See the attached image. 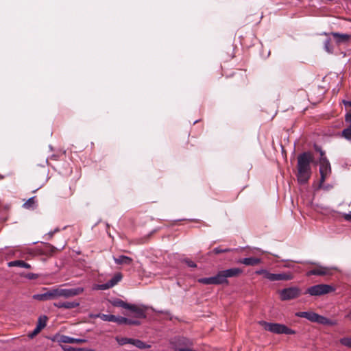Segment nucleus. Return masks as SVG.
Returning <instances> with one entry per match:
<instances>
[{
    "instance_id": "1a4fd4ad",
    "label": "nucleus",
    "mask_w": 351,
    "mask_h": 351,
    "mask_svg": "<svg viewBox=\"0 0 351 351\" xmlns=\"http://www.w3.org/2000/svg\"><path fill=\"white\" fill-rule=\"evenodd\" d=\"M198 282L203 285H222L224 284L221 272L219 271L215 276L208 278H202L198 279Z\"/></svg>"
},
{
    "instance_id": "dca6fc26",
    "label": "nucleus",
    "mask_w": 351,
    "mask_h": 351,
    "mask_svg": "<svg viewBox=\"0 0 351 351\" xmlns=\"http://www.w3.org/2000/svg\"><path fill=\"white\" fill-rule=\"evenodd\" d=\"M114 261L117 265H130L132 263V258L124 255L119 256L118 257H113Z\"/></svg>"
},
{
    "instance_id": "de8ad7c7",
    "label": "nucleus",
    "mask_w": 351,
    "mask_h": 351,
    "mask_svg": "<svg viewBox=\"0 0 351 351\" xmlns=\"http://www.w3.org/2000/svg\"><path fill=\"white\" fill-rule=\"evenodd\" d=\"M286 267H291L292 266L290 264L285 265Z\"/></svg>"
},
{
    "instance_id": "bb28decb",
    "label": "nucleus",
    "mask_w": 351,
    "mask_h": 351,
    "mask_svg": "<svg viewBox=\"0 0 351 351\" xmlns=\"http://www.w3.org/2000/svg\"><path fill=\"white\" fill-rule=\"evenodd\" d=\"M341 136L348 141H351V125H350L347 128H345L342 132Z\"/></svg>"
},
{
    "instance_id": "49530a36",
    "label": "nucleus",
    "mask_w": 351,
    "mask_h": 351,
    "mask_svg": "<svg viewBox=\"0 0 351 351\" xmlns=\"http://www.w3.org/2000/svg\"><path fill=\"white\" fill-rule=\"evenodd\" d=\"M59 231H60V229H59L58 228H56L53 232L54 233H56V232H59Z\"/></svg>"
},
{
    "instance_id": "58836bf2",
    "label": "nucleus",
    "mask_w": 351,
    "mask_h": 351,
    "mask_svg": "<svg viewBox=\"0 0 351 351\" xmlns=\"http://www.w3.org/2000/svg\"><path fill=\"white\" fill-rule=\"evenodd\" d=\"M126 324H128V325H138V324H140V322L137 320H132V319L127 318Z\"/></svg>"
},
{
    "instance_id": "09e8293b",
    "label": "nucleus",
    "mask_w": 351,
    "mask_h": 351,
    "mask_svg": "<svg viewBox=\"0 0 351 351\" xmlns=\"http://www.w3.org/2000/svg\"><path fill=\"white\" fill-rule=\"evenodd\" d=\"M50 247H51L53 251L55 250V247L53 246H52V245H50Z\"/></svg>"
},
{
    "instance_id": "f03ea898",
    "label": "nucleus",
    "mask_w": 351,
    "mask_h": 351,
    "mask_svg": "<svg viewBox=\"0 0 351 351\" xmlns=\"http://www.w3.org/2000/svg\"><path fill=\"white\" fill-rule=\"evenodd\" d=\"M295 316L298 317H302L306 318V319L309 320L310 322H314V323H318L323 325H330L333 326L336 324V322L334 321H332L330 319H328L327 317L320 315L316 313L312 312V311H300L297 312L295 313Z\"/></svg>"
},
{
    "instance_id": "f3484780",
    "label": "nucleus",
    "mask_w": 351,
    "mask_h": 351,
    "mask_svg": "<svg viewBox=\"0 0 351 351\" xmlns=\"http://www.w3.org/2000/svg\"><path fill=\"white\" fill-rule=\"evenodd\" d=\"M332 36L336 39V42L339 44L347 43L351 38L350 34H340L337 32H332Z\"/></svg>"
},
{
    "instance_id": "7ed1b4c3",
    "label": "nucleus",
    "mask_w": 351,
    "mask_h": 351,
    "mask_svg": "<svg viewBox=\"0 0 351 351\" xmlns=\"http://www.w3.org/2000/svg\"><path fill=\"white\" fill-rule=\"evenodd\" d=\"M265 330L275 334L294 335L295 331L288 328L287 326L277 323H269L265 321L259 322Z\"/></svg>"
},
{
    "instance_id": "7c9ffc66",
    "label": "nucleus",
    "mask_w": 351,
    "mask_h": 351,
    "mask_svg": "<svg viewBox=\"0 0 351 351\" xmlns=\"http://www.w3.org/2000/svg\"><path fill=\"white\" fill-rule=\"evenodd\" d=\"M232 251L230 248H221L220 247H217L213 249V252L215 254H218L220 253H226Z\"/></svg>"
},
{
    "instance_id": "aec40b11",
    "label": "nucleus",
    "mask_w": 351,
    "mask_h": 351,
    "mask_svg": "<svg viewBox=\"0 0 351 351\" xmlns=\"http://www.w3.org/2000/svg\"><path fill=\"white\" fill-rule=\"evenodd\" d=\"M110 302H111L112 305L114 306L121 307V308L128 309V310L131 305V304H128V303L124 302L123 300H122L121 299H118V298L112 300Z\"/></svg>"
},
{
    "instance_id": "2f4dec72",
    "label": "nucleus",
    "mask_w": 351,
    "mask_h": 351,
    "mask_svg": "<svg viewBox=\"0 0 351 351\" xmlns=\"http://www.w3.org/2000/svg\"><path fill=\"white\" fill-rule=\"evenodd\" d=\"M324 49L327 52H328V53L332 52V48L331 47V45H330V39H326L324 43Z\"/></svg>"
},
{
    "instance_id": "423d86ee",
    "label": "nucleus",
    "mask_w": 351,
    "mask_h": 351,
    "mask_svg": "<svg viewBox=\"0 0 351 351\" xmlns=\"http://www.w3.org/2000/svg\"><path fill=\"white\" fill-rule=\"evenodd\" d=\"M279 293L282 300H290L299 297L301 295V290L297 287H291L282 289Z\"/></svg>"
},
{
    "instance_id": "0eeeda50",
    "label": "nucleus",
    "mask_w": 351,
    "mask_h": 351,
    "mask_svg": "<svg viewBox=\"0 0 351 351\" xmlns=\"http://www.w3.org/2000/svg\"><path fill=\"white\" fill-rule=\"evenodd\" d=\"M84 291L82 287H77L73 289H59L56 288L57 297L68 298L70 297L77 295Z\"/></svg>"
},
{
    "instance_id": "a18cd8bd",
    "label": "nucleus",
    "mask_w": 351,
    "mask_h": 351,
    "mask_svg": "<svg viewBox=\"0 0 351 351\" xmlns=\"http://www.w3.org/2000/svg\"><path fill=\"white\" fill-rule=\"evenodd\" d=\"M53 234H55V233H54L53 231L49 232L48 233V234H49V237H50V238L53 237Z\"/></svg>"
},
{
    "instance_id": "f257e3e1",
    "label": "nucleus",
    "mask_w": 351,
    "mask_h": 351,
    "mask_svg": "<svg viewBox=\"0 0 351 351\" xmlns=\"http://www.w3.org/2000/svg\"><path fill=\"white\" fill-rule=\"evenodd\" d=\"M313 157L310 152H303L298 156V173L297 180L300 184H305L308 182L311 176V163Z\"/></svg>"
},
{
    "instance_id": "4468645a",
    "label": "nucleus",
    "mask_w": 351,
    "mask_h": 351,
    "mask_svg": "<svg viewBox=\"0 0 351 351\" xmlns=\"http://www.w3.org/2000/svg\"><path fill=\"white\" fill-rule=\"evenodd\" d=\"M61 343H83L87 342V340L85 339H77L71 337L66 335H62L59 340Z\"/></svg>"
},
{
    "instance_id": "5701e85b",
    "label": "nucleus",
    "mask_w": 351,
    "mask_h": 351,
    "mask_svg": "<svg viewBox=\"0 0 351 351\" xmlns=\"http://www.w3.org/2000/svg\"><path fill=\"white\" fill-rule=\"evenodd\" d=\"M47 321V316H45V315L40 316L38 319V322H37V325H36L37 330H40L41 331L46 326Z\"/></svg>"
},
{
    "instance_id": "9b49d317",
    "label": "nucleus",
    "mask_w": 351,
    "mask_h": 351,
    "mask_svg": "<svg viewBox=\"0 0 351 351\" xmlns=\"http://www.w3.org/2000/svg\"><path fill=\"white\" fill-rule=\"evenodd\" d=\"M122 279V275L121 273L116 274L110 280L106 283L99 285L98 289L106 290L115 286Z\"/></svg>"
},
{
    "instance_id": "c756f323",
    "label": "nucleus",
    "mask_w": 351,
    "mask_h": 351,
    "mask_svg": "<svg viewBox=\"0 0 351 351\" xmlns=\"http://www.w3.org/2000/svg\"><path fill=\"white\" fill-rule=\"evenodd\" d=\"M255 273H256V274H258V275H263L265 278H267L269 280V275H271V273L269 272L267 270L261 269L256 270L255 271Z\"/></svg>"
},
{
    "instance_id": "f8f14e48",
    "label": "nucleus",
    "mask_w": 351,
    "mask_h": 351,
    "mask_svg": "<svg viewBox=\"0 0 351 351\" xmlns=\"http://www.w3.org/2000/svg\"><path fill=\"white\" fill-rule=\"evenodd\" d=\"M331 274L330 269L326 267H323L321 265H317L313 269L308 271L306 273L307 276H310L312 275L315 276H326Z\"/></svg>"
},
{
    "instance_id": "a211bd4d",
    "label": "nucleus",
    "mask_w": 351,
    "mask_h": 351,
    "mask_svg": "<svg viewBox=\"0 0 351 351\" xmlns=\"http://www.w3.org/2000/svg\"><path fill=\"white\" fill-rule=\"evenodd\" d=\"M23 207L25 209L34 210L37 207V201L36 197H32L28 199L23 204Z\"/></svg>"
},
{
    "instance_id": "9d476101",
    "label": "nucleus",
    "mask_w": 351,
    "mask_h": 351,
    "mask_svg": "<svg viewBox=\"0 0 351 351\" xmlns=\"http://www.w3.org/2000/svg\"><path fill=\"white\" fill-rule=\"evenodd\" d=\"M223 281L228 283V278L236 277L242 274L243 270L239 268H230L226 270L220 271Z\"/></svg>"
},
{
    "instance_id": "8fccbe9b",
    "label": "nucleus",
    "mask_w": 351,
    "mask_h": 351,
    "mask_svg": "<svg viewBox=\"0 0 351 351\" xmlns=\"http://www.w3.org/2000/svg\"><path fill=\"white\" fill-rule=\"evenodd\" d=\"M295 263H302L303 262L302 261H295Z\"/></svg>"
},
{
    "instance_id": "6ab92c4d",
    "label": "nucleus",
    "mask_w": 351,
    "mask_h": 351,
    "mask_svg": "<svg viewBox=\"0 0 351 351\" xmlns=\"http://www.w3.org/2000/svg\"><path fill=\"white\" fill-rule=\"evenodd\" d=\"M8 267H20L26 269L31 268V265L23 261L17 260L14 261H10L8 263Z\"/></svg>"
},
{
    "instance_id": "2eb2a0df",
    "label": "nucleus",
    "mask_w": 351,
    "mask_h": 351,
    "mask_svg": "<svg viewBox=\"0 0 351 351\" xmlns=\"http://www.w3.org/2000/svg\"><path fill=\"white\" fill-rule=\"evenodd\" d=\"M238 263L243 264L245 265H256L261 263V259L259 258L255 257H248L239 259L237 261Z\"/></svg>"
},
{
    "instance_id": "b1692460",
    "label": "nucleus",
    "mask_w": 351,
    "mask_h": 351,
    "mask_svg": "<svg viewBox=\"0 0 351 351\" xmlns=\"http://www.w3.org/2000/svg\"><path fill=\"white\" fill-rule=\"evenodd\" d=\"M97 317H99L101 320L106 322H114L115 319V315H107V314H98L96 315Z\"/></svg>"
},
{
    "instance_id": "39448f33",
    "label": "nucleus",
    "mask_w": 351,
    "mask_h": 351,
    "mask_svg": "<svg viewBox=\"0 0 351 351\" xmlns=\"http://www.w3.org/2000/svg\"><path fill=\"white\" fill-rule=\"evenodd\" d=\"M320 160H319V173H320V186L324 182L325 180L328 175L331 173L330 164L326 157L324 156V152L320 150Z\"/></svg>"
},
{
    "instance_id": "412c9836",
    "label": "nucleus",
    "mask_w": 351,
    "mask_h": 351,
    "mask_svg": "<svg viewBox=\"0 0 351 351\" xmlns=\"http://www.w3.org/2000/svg\"><path fill=\"white\" fill-rule=\"evenodd\" d=\"M129 310L136 313L137 317H139V318L145 317L144 311L143 309H141V308L138 307L137 306H136L135 304H131Z\"/></svg>"
},
{
    "instance_id": "4c0bfd02",
    "label": "nucleus",
    "mask_w": 351,
    "mask_h": 351,
    "mask_svg": "<svg viewBox=\"0 0 351 351\" xmlns=\"http://www.w3.org/2000/svg\"><path fill=\"white\" fill-rule=\"evenodd\" d=\"M345 121L346 123L351 125V110L346 113L345 116Z\"/></svg>"
},
{
    "instance_id": "473e14b6",
    "label": "nucleus",
    "mask_w": 351,
    "mask_h": 351,
    "mask_svg": "<svg viewBox=\"0 0 351 351\" xmlns=\"http://www.w3.org/2000/svg\"><path fill=\"white\" fill-rule=\"evenodd\" d=\"M114 322L117 323L118 324H126L127 318L120 316H115V319Z\"/></svg>"
},
{
    "instance_id": "c85d7f7f",
    "label": "nucleus",
    "mask_w": 351,
    "mask_h": 351,
    "mask_svg": "<svg viewBox=\"0 0 351 351\" xmlns=\"http://www.w3.org/2000/svg\"><path fill=\"white\" fill-rule=\"evenodd\" d=\"M339 342L341 345L351 348V337H343L340 339Z\"/></svg>"
},
{
    "instance_id": "c9c22d12",
    "label": "nucleus",
    "mask_w": 351,
    "mask_h": 351,
    "mask_svg": "<svg viewBox=\"0 0 351 351\" xmlns=\"http://www.w3.org/2000/svg\"><path fill=\"white\" fill-rule=\"evenodd\" d=\"M25 277L29 280H35L39 277V275L34 273H28L25 276Z\"/></svg>"
},
{
    "instance_id": "ddd939ff",
    "label": "nucleus",
    "mask_w": 351,
    "mask_h": 351,
    "mask_svg": "<svg viewBox=\"0 0 351 351\" xmlns=\"http://www.w3.org/2000/svg\"><path fill=\"white\" fill-rule=\"evenodd\" d=\"M269 280L271 282L274 281H280V280H291L293 278V276L291 272L287 273H281V274H272L269 275Z\"/></svg>"
},
{
    "instance_id": "ea45409f",
    "label": "nucleus",
    "mask_w": 351,
    "mask_h": 351,
    "mask_svg": "<svg viewBox=\"0 0 351 351\" xmlns=\"http://www.w3.org/2000/svg\"><path fill=\"white\" fill-rule=\"evenodd\" d=\"M53 305L59 308H64V302H56L53 304Z\"/></svg>"
},
{
    "instance_id": "e433bc0d",
    "label": "nucleus",
    "mask_w": 351,
    "mask_h": 351,
    "mask_svg": "<svg viewBox=\"0 0 351 351\" xmlns=\"http://www.w3.org/2000/svg\"><path fill=\"white\" fill-rule=\"evenodd\" d=\"M40 332V330H37V328L36 327L34 328V330L30 332L29 335H28V337L30 338V339H33L35 336H36L39 332Z\"/></svg>"
},
{
    "instance_id": "37998d69",
    "label": "nucleus",
    "mask_w": 351,
    "mask_h": 351,
    "mask_svg": "<svg viewBox=\"0 0 351 351\" xmlns=\"http://www.w3.org/2000/svg\"><path fill=\"white\" fill-rule=\"evenodd\" d=\"M343 104H344L346 106H350V107H351V101H346V100H343Z\"/></svg>"
},
{
    "instance_id": "c03bdc74",
    "label": "nucleus",
    "mask_w": 351,
    "mask_h": 351,
    "mask_svg": "<svg viewBox=\"0 0 351 351\" xmlns=\"http://www.w3.org/2000/svg\"><path fill=\"white\" fill-rule=\"evenodd\" d=\"M345 318L351 321V311L345 316Z\"/></svg>"
},
{
    "instance_id": "72a5a7b5",
    "label": "nucleus",
    "mask_w": 351,
    "mask_h": 351,
    "mask_svg": "<svg viewBox=\"0 0 351 351\" xmlns=\"http://www.w3.org/2000/svg\"><path fill=\"white\" fill-rule=\"evenodd\" d=\"M182 261L185 263L189 267L195 268L197 267L196 263L189 258H184Z\"/></svg>"
},
{
    "instance_id": "20e7f679",
    "label": "nucleus",
    "mask_w": 351,
    "mask_h": 351,
    "mask_svg": "<svg viewBox=\"0 0 351 351\" xmlns=\"http://www.w3.org/2000/svg\"><path fill=\"white\" fill-rule=\"evenodd\" d=\"M335 291V288L332 285L319 284L308 287L306 289L305 293H308L312 296H320L322 295L333 292Z\"/></svg>"
},
{
    "instance_id": "79ce46f5",
    "label": "nucleus",
    "mask_w": 351,
    "mask_h": 351,
    "mask_svg": "<svg viewBox=\"0 0 351 351\" xmlns=\"http://www.w3.org/2000/svg\"><path fill=\"white\" fill-rule=\"evenodd\" d=\"M345 219L348 221H351V213H348V214H346L345 215Z\"/></svg>"
},
{
    "instance_id": "cd10ccee",
    "label": "nucleus",
    "mask_w": 351,
    "mask_h": 351,
    "mask_svg": "<svg viewBox=\"0 0 351 351\" xmlns=\"http://www.w3.org/2000/svg\"><path fill=\"white\" fill-rule=\"evenodd\" d=\"M80 305L78 302H64V308L65 309H71L77 307Z\"/></svg>"
},
{
    "instance_id": "a878e982",
    "label": "nucleus",
    "mask_w": 351,
    "mask_h": 351,
    "mask_svg": "<svg viewBox=\"0 0 351 351\" xmlns=\"http://www.w3.org/2000/svg\"><path fill=\"white\" fill-rule=\"evenodd\" d=\"M132 339H132V338H127V337H116V341L120 346H123L127 343L132 344Z\"/></svg>"
},
{
    "instance_id": "3c124183",
    "label": "nucleus",
    "mask_w": 351,
    "mask_h": 351,
    "mask_svg": "<svg viewBox=\"0 0 351 351\" xmlns=\"http://www.w3.org/2000/svg\"><path fill=\"white\" fill-rule=\"evenodd\" d=\"M3 178H4V176H0V178H1V179H3Z\"/></svg>"
},
{
    "instance_id": "6e6552de",
    "label": "nucleus",
    "mask_w": 351,
    "mask_h": 351,
    "mask_svg": "<svg viewBox=\"0 0 351 351\" xmlns=\"http://www.w3.org/2000/svg\"><path fill=\"white\" fill-rule=\"evenodd\" d=\"M33 299L39 301L51 300L58 298L56 288L47 290L45 293L35 294L33 295Z\"/></svg>"
},
{
    "instance_id": "f704fd0d",
    "label": "nucleus",
    "mask_w": 351,
    "mask_h": 351,
    "mask_svg": "<svg viewBox=\"0 0 351 351\" xmlns=\"http://www.w3.org/2000/svg\"><path fill=\"white\" fill-rule=\"evenodd\" d=\"M191 342L189 339H185V338H183V337L178 339V344L180 346H181V345H186H186H189V344H191Z\"/></svg>"
},
{
    "instance_id": "a19ab883",
    "label": "nucleus",
    "mask_w": 351,
    "mask_h": 351,
    "mask_svg": "<svg viewBox=\"0 0 351 351\" xmlns=\"http://www.w3.org/2000/svg\"><path fill=\"white\" fill-rule=\"evenodd\" d=\"M178 351H195V350H192L191 348H180L178 349Z\"/></svg>"
},
{
    "instance_id": "4be33fe9",
    "label": "nucleus",
    "mask_w": 351,
    "mask_h": 351,
    "mask_svg": "<svg viewBox=\"0 0 351 351\" xmlns=\"http://www.w3.org/2000/svg\"><path fill=\"white\" fill-rule=\"evenodd\" d=\"M132 344L139 349H145V348H151L150 345L144 343L141 340L136 339H132Z\"/></svg>"
},
{
    "instance_id": "393cba45",
    "label": "nucleus",
    "mask_w": 351,
    "mask_h": 351,
    "mask_svg": "<svg viewBox=\"0 0 351 351\" xmlns=\"http://www.w3.org/2000/svg\"><path fill=\"white\" fill-rule=\"evenodd\" d=\"M64 351H95L94 349H87L84 348H74L71 346H63Z\"/></svg>"
}]
</instances>
